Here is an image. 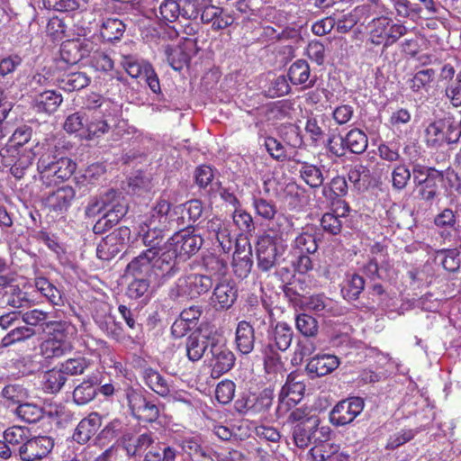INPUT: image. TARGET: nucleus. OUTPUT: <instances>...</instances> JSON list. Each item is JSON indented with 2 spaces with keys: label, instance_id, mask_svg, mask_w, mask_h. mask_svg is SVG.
Instances as JSON below:
<instances>
[{
  "label": "nucleus",
  "instance_id": "09e8293b",
  "mask_svg": "<svg viewBox=\"0 0 461 461\" xmlns=\"http://www.w3.org/2000/svg\"><path fill=\"white\" fill-rule=\"evenodd\" d=\"M66 382L67 376L61 368H52L46 371L42 376V389L47 393H57Z\"/></svg>",
  "mask_w": 461,
  "mask_h": 461
},
{
  "label": "nucleus",
  "instance_id": "20e7f679",
  "mask_svg": "<svg viewBox=\"0 0 461 461\" xmlns=\"http://www.w3.org/2000/svg\"><path fill=\"white\" fill-rule=\"evenodd\" d=\"M212 285V278L208 275L190 274L177 279L169 289L168 296L174 301L182 298H197L207 294Z\"/></svg>",
  "mask_w": 461,
  "mask_h": 461
},
{
  "label": "nucleus",
  "instance_id": "423d86ee",
  "mask_svg": "<svg viewBox=\"0 0 461 461\" xmlns=\"http://www.w3.org/2000/svg\"><path fill=\"white\" fill-rule=\"evenodd\" d=\"M305 387L303 374L294 371L287 375L285 384L279 393V402L276 409L279 418L284 417L291 407H294L302 400Z\"/></svg>",
  "mask_w": 461,
  "mask_h": 461
},
{
  "label": "nucleus",
  "instance_id": "0e129e2a",
  "mask_svg": "<svg viewBox=\"0 0 461 461\" xmlns=\"http://www.w3.org/2000/svg\"><path fill=\"white\" fill-rule=\"evenodd\" d=\"M87 117L82 112H75L68 115L63 123L64 131L68 134H79L81 137L85 131Z\"/></svg>",
  "mask_w": 461,
  "mask_h": 461
},
{
  "label": "nucleus",
  "instance_id": "9d476101",
  "mask_svg": "<svg viewBox=\"0 0 461 461\" xmlns=\"http://www.w3.org/2000/svg\"><path fill=\"white\" fill-rule=\"evenodd\" d=\"M77 192L70 185L60 186L42 198V204L48 213L56 217L65 215L71 207Z\"/></svg>",
  "mask_w": 461,
  "mask_h": 461
},
{
  "label": "nucleus",
  "instance_id": "ea45409f",
  "mask_svg": "<svg viewBox=\"0 0 461 461\" xmlns=\"http://www.w3.org/2000/svg\"><path fill=\"white\" fill-rule=\"evenodd\" d=\"M126 30L125 23L119 18H107L100 27V36L104 41L115 42L120 41Z\"/></svg>",
  "mask_w": 461,
  "mask_h": 461
},
{
  "label": "nucleus",
  "instance_id": "b1692460",
  "mask_svg": "<svg viewBox=\"0 0 461 461\" xmlns=\"http://www.w3.org/2000/svg\"><path fill=\"white\" fill-rule=\"evenodd\" d=\"M238 298V289L234 283L221 281L216 284L211 296L212 305L218 311L229 310Z\"/></svg>",
  "mask_w": 461,
  "mask_h": 461
},
{
  "label": "nucleus",
  "instance_id": "37998d69",
  "mask_svg": "<svg viewBox=\"0 0 461 461\" xmlns=\"http://www.w3.org/2000/svg\"><path fill=\"white\" fill-rule=\"evenodd\" d=\"M17 158L11 166V174L16 178L21 179L24 176L26 171L32 167L36 153L32 149H15Z\"/></svg>",
  "mask_w": 461,
  "mask_h": 461
},
{
  "label": "nucleus",
  "instance_id": "6ab92c4d",
  "mask_svg": "<svg viewBox=\"0 0 461 461\" xmlns=\"http://www.w3.org/2000/svg\"><path fill=\"white\" fill-rule=\"evenodd\" d=\"M63 102V96L58 90L34 88L32 97V108L36 113L50 115Z\"/></svg>",
  "mask_w": 461,
  "mask_h": 461
},
{
  "label": "nucleus",
  "instance_id": "a878e982",
  "mask_svg": "<svg viewBox=\"0 0 461 461\" xmlns=\"http://www.w3.org/2000/svg\"><path fill=\"white\" fill-rule=\"evenodd\" d=\"M256 344L255 328L248 321L238 322L235 330L234 345L240 355L248 356L250 354Z\"/></svg>",
  "mask_w": 461,
  "mask_h": 461
},
{
  "label": "nucleus",
  "instance_id": "c03bdc74",
  "mask_svg": "<svg viewBox=\"0 0 461 461\" xmlns=\"http://www.w3.org/2000/svg\"><path fill=\"white\" fill-rule=\"evenodd\" d=\"M34 285L52 305H62L63 299L61 291L44 276H37L34 279Z\"/></svg>",
  "mask_w": 461,
  "mask_h": 461
},
{
  "label": "nucleus",
  "instance_id": "e2e57ef3",
  "mask_svg": "<svg viewBox=\"0 0 461 461\" xmlns=\"http://www.w3.org/2000/svg\"><path fill=\"white\" fill-rule=\"evenodd\" d=\"M459 252L456 249H441L436 252L435 261L447 272H456L460 267Z\"/></svg>",
  "mask_w": 461,
  "mask_h": 461
},
{
  "label": "nucleus",
  "instance_id": "dca6fc26",
  "mask_svg": "<svg viewBox=\"0 0 461 461\" xmlns=\"http://www.w3.org/2000/svg\"><path fill=\"white\" fill-rule=\"evenodd\" d=\"M198 51L197 39H186L182 44L176 47H167L165 54L171 68L180 71L184 67L189 65L191 59Z\"/></svg>",
  "mask_w": 461,
  "mask_h": 461
},
{
  "label": "nucleus",
  "instance_id": "69168bd1",
  "mask_svg": "<svg viewBox=\"0 0 461 461\" xmlns=\"http://www.w3.org/2000/svg\"><path fill=\"white\" fill-rule=\"evenodd\" d=\"M348 178L355 189L361 191L366 188V183L370 178V170L367 166L357 164L348 170Z\"/></svg>",
  "mask_w": 461,
  "mask_h": 461
},
{
  "label": "nucleus",
  "instance_id": "de8ad7c7",
  "mask_svg": "<svg viewBox=\"0 0 461 461\" xmlns=\"http://www.w3.org/2000/svg\"><path fill=\"white\" fill-rule=\"evenodd\" d=\"M203 267L209 276L221 277L226 275L228 262L225 258L213 253H207L203 257Z\"/></svg>",
  "mask_w": 461,
  "mask_h": 461
},
{
  "label": "nucleus",
  "instance_id": "2f4dec72",
  "mask_svg": "<svg viewBox=\"0 0 461 461\" xmlns=\"http://www.w3.org/2000/svg\"><path fill=\"white\" fill-rule=\"evenodd\" d=\"M46 328L49 330V337L66 346H72L71 339H73L77 332V327L67 321H50L46 323Z\"/></svg>",
  "mask_w": 461,
  "mask_h": 461
},
{
  "label": "nucleus",
  "instance_id": "f704fd0d",
  "mask_svg": "<svg viewBox=\"0 0 461 461\" xmlns=\"http://www.w3.org/2000/svg\"><path fill=\"white\" fill-rule=\"evenodd\" d=\"M294 338V331L290 325L284 321H278L269 335V343L274 348L285 351L291 346Z\"/></svg>",
  "mask_w": 461,
  "mask_h": 461
},
{
  "label": "nucleus",
  "instance_id": "c85d7f7f",
  "mask_svg": "<svg viewBox=\"0 0 461 461\" xmlns=\"http://www.w3.org/2000/svg\"><path fill=\"white\" fill-rule=\"evenodd\" d=\"M83 108L88 111H99L104 117H117L120 113V106L109 98L92 92L83 100Z\"/></svg>",
  "mask_w": 461,
  "mask_h": 461
},
{
  "label": "nucleus",
  "instance_id": "a211bd4d",
  "mask_svg": "<svg viewBox=\"0 0 461 461\" xmlns=\"http://www.w3.org/2000/svg\"><path fill=\"white\" fill-rule=\"evenodd\" d=\"M94 50V43L87 39L64 41L60 47V59L67 64L75 65L87 58Z\"/></svg>",
  "mask_w": 461,
  "mask_h": 461
},
{
  "label": "nucleus",
  "instance_id": "79ce46f5",
  "mask_svg": "<svg viewBox=\"0 0 461 461\" xmlns=\"http://www.w3.org/2000/svg\"><path fill=\"white\" fill-rule=\"evenodd\" d=\"M111 339L123 345H136L140 342L138 335L125 332L122 324L114 320L109 321L104 329L101 330Z\"/></svg>",
  "mask_w": 461,
  "mask_h": 461
},
{
  "label": "nucleus",
  "instance_id": "8fccbe9b",
  "mask_svg": "<svg viewBox=\"0 0 461 461\" xmlns=\"http://www.w3.org/2000/svg\"><path fill=\"white\" fill-rule=\"evenodd\" d=\"M209 342L207 339L201 338L199 334L192 333L185 340V352L187 358L192 362L200 360L207 348Z\"/></svg>",
  "mask_w": 461,
  "mask_h": 461
},
{
  "label": "nucleus",
  "instance_id": "338daca9",
  "mask_svg": "<svg viewBox=\"0 0 461 461\" xmlns=\"http://www.w3.org/2000/svg\"><path fill=\"white\" fill-rule=\"evenodd\" d=\"M293 249L297 250L298 253H315L318 249V244L314 234L308 231L298 234L293 242Z\"/></svg>",
  "mask_w": 461,
  "mask_h": 461
},
{
  "label": "nucleus",
  "instance_id": "680f3d73",
  "mask_svg": "<svg viewBox=\"0 0 461 461\" xmlns=\"http://www.w3.org/2000/svg\"><path fill=\"white\" fill-rule=\"evenodd\" d=\"M264 368L267 374H275L283 369L281 356L274 345L268 343L263 349Z\"/></svg>",
  "mask_w": 461,
  "mask_h": 461
},
{
  "label": "nucleus",
  "instance_id": "9b49d317",
  "mask_svg": "<svg viewBox=\"0 0 461 461\" xmlns=\"http://www.w3.org/2000/svg\"><path fill=\"white\" fill-rule=\"evenodd\" d=\"M170 238V246L172 252L176 258H190L196 254L201 249L203 240L199 234L189 229L176 230Z\"/></svg>",
  "mask_w": 461,
  "mask_h": 461
},
{
  "label": "nucleus",
  "instance_id": "49530a36",
  "mask_svg": "<svg viewBox=\"0 0 461 461\" xmlns=\"http://www.w3.org/2000/svg\"><path fill=\"white\" fill-rule=\"evenodd\" d=\"M144 225L146 230L143 227L141 228L143 231L142 242L147 249H152L154 254H156L157 251H160L159 246L165 238L166 232L168 230L157 225L155 228L151 223L146 221H144Z\"/></svg>",
  "mask_w": 461,
  "mask_h": 461
},
{
  "label": "nucleus",
  "instance_id": "393cba45",
  "mask_svg": "<svg viewBox=\"0 0 461 461\" xmlns=\"http://www.w3.org/2000/svg\"><path fill=\"white\" fill-rule=\"evenodd\" d=\"M258 267L261 272H270L277 263V248L269 237H261L257 243Z\"/></svg>",
  "mask_w": 461,
  "mask_h": 461
},
{
  "label": "nucleus",
  "instance_id": "c756f323",
  "mask_svg": "<svg viewBox=\"0 0 461 461\" xmlns=\"http://www.w3.org/2000/svg\"><path fill=\"white\" fill-rule=\"evenodd\" d=\"M102 425V417L97 412H91L77 424L73 439L78 444L87 443L99 430Z\"/></svg>",
  "mask_w": 461,
  "mask_h": 461
},
{
  "label": "nucleus",
  "instance_id": "bf43d9fd",
  "mask_svg": "<svg viewBox=\"0 0 461 461\" xmlns=\"http://www.w3.org/2000/svg\"><path fill=\"white\" fill-rule=\"evenodd\" d=\"M71 349L72 346H66L49 336L40 345L41 354L45 358L60 357L71 351Z\"/></svg>",
  "mask_w": 461,
  "mask_h": 461
},
{
  "label": "nucleus",
  "instance_id": "f03ea898",
  "mask_svg": "<svg viewBox=\"0 0 461 461\" xmlns=\"http://www.w3.org/2000/svg\"><path fill=\"white\" fill-rule=\"evenodd\" d=\"M366 28L369 41L384 48L393 46L408 32L404 24L394 23L391 17L385 15L373 18Z\"/></svg>",
  "mask_w": 461,
  "mask_h": 461
},
{
  "label": "nucleus",
  "instance_id": "bb28decb",
  "mask_svg": "<svg viewBox=\"0 0 461 461\" xmlns=\"http://www.w3.org/2000/svg\"><path fill=\"white\" fill-rule=\"evenodd\" d=\"M140 377L144 384L162 398L171 395L172 385L158 370L151 366L143 367Z\"/></svg>",
  "mask_w": 461,
  "mask_h": 461
},
{
  "label": "nucleus",
  "instance_id": "3c124183",
  "mask_svg": "<svg viewBox=\"0 0 461 461\" xmlns=\"http://www.w3.org/2000/svg\"><path fill=\"white\" fill-rule=\"evenodd\" d=\"M90 82L87 74L81 71L68 73L59 80L60 88L66 92L78 91L86 87Z\"/></svg>",
  "mask_w": 461,
  "mask_h": 461
},
{
  "label": "nucleus",
  "instance_id": "f3484780",
  "mask_svg": "<svg viewBox=\"0 0 461 461\" xmlns=\"http://www.w3.org/2000/svg\"><path fill=\"white\" fill-rule=\"evenodd\" d=\"M174 206L169 199L160 196L151 206L144 221L151 223L155 228L157 225L167 230H176V221L172 217Z\"/></svg>",
  "mask_w": 461,
  "mask_h": 461
},
{
  "label": "nucleus",
  "instance_id": "f8f14e48",
  "mask_svg": "<svg viewBox=\"0 0 461 461\" xmlns=\"http://www.w3.org/2000/svg\"><path fill=\"white\" fill-rule=\"evenodd\" d=\"M135 446L140 452L150 449L145 454L143 461H176V450L169 446H152L154 443L153 433L150 431L133 437Z\"/></svg>",
  "mask_w": 461,
  "mask_h": 461
},
{
  "label": "nucleus",
  "instance_id": "39448f33",
  "mask_svg": "<svg viewBox=\"0 0 461 461\" xmlns=\"http://www.w3.org/2000/svg\"><path fill=\"white\" fill-rule=\"evenodd\" d=\"M127 405L131 415L141 422H155L160 414L158 405L138 389L128 387L125 390Z\"/></svg>",
  "mask_w": 461,
  "mask_h": 461
},
{
  "label": "nucleus",
  "instance_id": "7ed1b4c3",
  "mask_svg": "<svg viewBox=\"0 0 461 461\" xmlns=\"http://www.w3.org/2000/svg\"><path fill=\"white\" fill-rule=\"evenodd\" d=\"M425 142L429 147H440L445 143H456L460 139L457 122L453 115L429 122L424 131Z\"/></svg>",
  "mask_w": 461,
  "mask_h": 461
},
{
  "label": "nucleus",
  "instance_id": "473e14b6",
  "mask_svg": "<svg viewBox=\"0 0 461 461\" xmlns=\"http://www.w3.org/2000/svg\"><path fill=\"white\" fill-rule=\"evenodd\" d=\"M100 380L97 375H89L77 384L73 391V401L77 405H85L93 401L97 394L96 386Z\"/></svg>",
  "mask_w": 461,
  "mask_h": 461
},
{
  "label": "nucleus",
  "instance_id": "f257e3e1",
  "mask_svg": "<svg viewBox=\"0 0 461 461\" xmlns=\"http://www.w3.org/2000/svg\"><path fill=\"white\" fill-rule=\"evenodd\" d=\"M77 164L68 157L59 156L56 148L47 149L37 162L39 179L45 187L58 185L75 173Z\"/></svg>",
  "mask_w": 461,
  "mask_h": 461
},
{
  "label": "nucleus",
  "instance_id": "a19ab883",
  "mask_svg": "<svg viewBox=\"0 0 461 461\" xmlns=\"http://www.w3.org/2000/svg\"><path fill=\"white\" fill-rule=\"evenodd\" d=\"M342 143L346 146L347 150L360 155L367 149L368 138L362 130L353 128L342 137Z\"/></svg>",
  "mask_w": 461,
  "mask_h": 461
},
{
  "label": "nucleus",
  "instance_id": "0eeeda50",
  "mask_svg": "<svg viewBox=\"0 0 461 461\" xmlns=\"http://www.w3.org/2000/svg\"><path fill=\"white\" fill-rule=\"evenodd\" d=\"M181 5L177 0H162L158 5V11L153 10L159 24H164L167 28L170 23H176L179 17L185 20L195 19L198 16V10L192 4L191 0H184Z\"/></svg>",
  "mask_w": 461,
  "mask_h": 461
},
{
  "label": "nucleus",
  "instance_id": "052dcab7",
  "mask_svg": "<svg viewBox=\"0 0 461 461\" xmlns=\"http://www.w3.org/2000/svg\"><path fill=\"white\" fill-rule=\"evenodd\" d=\"M252 253L249 249L246 254L242 256V252L236 250L233 255V272L235 276L240 279L246 278L252 268L253 260L251 258Z\"/></svg>",
  "mask_w": 461,
  "mask_h": 461
},
{
  "label": "nucleus",
  "instance_id": "412c9836",
  "mask_svg": "<svg viewBox=\"0 0 461 461\" xmlns=\"http://www.w3.org/2000/svg\"><path fill=\"white\" fill-rule=\"evenodd\" d=\"M319 425L320 418L317 415H312L305 422L295 424L292 431L294 445L302 449H305L312 444L317 446Z\"/></svg>",
  "mask_w": 461,
  "mask_h": 461
},
{
  "label": "nucleus",
  "instance_id": "4468645a",
  "mask_svg": "<svg viewBox=\"0 0 461 461\" xmlns=\"http://www.w3.org/2000/svg\"><path fill=\"white\" fill-rule=\"evenodd\" d=\"M203 203L192 199L184 203L176 204L172 209L173 221H176V230L189 229L203 215Z\"/></svg>",
  "mask_w": 461,
  "mask_h": 461
},
{
  "label": "nucleus",
  "instance_id": "4be33fe9",
  "mask_svg": "<svg viewBox=\"0 0 461 461\" xmlns=\"http://www.w3.org/2000/svg\"><path fill=\"white\" fill-rule=\"evenodd\" d=\"M212 357V375L220 377L229 372L235 365L236 357L233 352L225 345L210 344Z\"/></svg>",
  "mask_w": 461,
  "mask_h": 461
},
{
  "label": "nucleus",
  "instance_id": "cd10ccee",
  "mask_svg": "<svg viewBox=\"0 0 461 461\" xmlns=\"http://www.w3.org/2000/svg\"><path fill=\"white\" fill-rule=\"evenodd\" d=\"M348 186L345 176H337L333 177L330 182L322 186L321 194L326 201L331 204L335 203L343 204L342 216H345L349 212V206L345 201L340 198L348 194Z\"/></svg>",
  "mask_w": 461,
  "mask_h": 461
},
{
  "label": "nucleus",
  "instance_id": "7c9ffc66",
  "mask_svg": "<svg viewBox=\"0 0 461 461\" xmlns=\"http://www.w3.org/2000/svg\"><path fill=\"white\" fill-rule=\"evenodd\" d=\"M339 357L335 355H317L309 360L305 369L309 374L320 377L332 373L339 367Z\"/></svg>",
  "mask_w": 461,
  "mask_h": 461
},
{
  "label": "nucleus",
  "instance_id": "13d9d810",
  "mask_svg": "<svg viewBox=\"0 0 461 461\" xmlns=\"http://www.w3.org/2000/svg\"><path fill=\"white\" fill-rule=\"evenodd\" d=\"M328 445H321L312 447L309 453L312 456L313 461H349V455L339 452H331V447Z\"/></svg>",
  "mask_w": 461,
  "mask_h": 461
},
{
  "label": "nucleus",
  "instance_id": "ddd939ff",
  "mask_svg": "<svg viewBox=\"0 0 461 461\" xmlns=\"http://www.w3.org/2000/svg\"><path fill=\"white\" fill-rule=\"evenodd\" d=\"M365 403L360 397H349L339 402L330 413V420L335 426L351 423L364 409Z\"/></svg>",
  "mask_w": 461,
  "mask_h": 461
},
{
  "label": "nucleus",
  "instance_id": "c9c22d12",
  "mask_svg": "<svg viewBox=\"0 0 461 461\" xmlns=\"http://www.w3.org/2000/svg\"><path fill=\"white\" fill-rule=\"evenodd\" d=\"M110 118L111 117H104V115L101 117L93 115L91 119L87 117L85 131L84 134L81 135V138L86 140H95L107 134L111 130V126L108 122Z\"/></svg>",
  "mask_w": 461,
  "mask_h": 461
},
{
  "label": "nucleus",
  "instance_id": "5fc2aeb1",
  "mask_svg": "<svg viewBox=\"0 0 461 461\" xmlns=\"http://www.w3.org/2000/svg\"><path fill=\"white\" fill-rule=\"evenodd\" d=\"M397 16L416 20L421 18V5L411 0H392Z\"/></svg>",
  "mask_w": 461,
  "mask_h": 461
},
{
  "label": "nucleus",
  "instance_id": "72a5a7b5",
  "mask_svg": "<svg viewBox=\"0 0 461 461\" xmlns=\"http://www.w3.org/2000/svg\"><path fill=\"white\" fill-rule=\"evenodd\" d=\"M71 19L54 15L46 25V34L52 41H61L71 36Z\"/></svg>",
  "mask_w": 461,
  "mask_h": 461
},
{
  "label": "nucleus",
  "instance_id": "1a4fd4ad",
  "mask_svg": "<svg viewBox=\"0 0 461 461\" xmlns=\"http://www.w3.org/2000/svg\"><path fill=\"white\" fill-rule=\"evenodd\" d=\"M102 203V209L104 211L103 217L104 229L113 228L128 212V204L124 197L114 190H111L104 195ZM101 223L102 220L97 222V225Z\"/></svg>",
  "mask_w": 461,
  "mask_h": 461
},
{
  "label": "nucleus",
  "instance_id": "aec40b11",
  "mask_svg": "<svg viewBox=\"0 0 461 461\" xmlns=\"http://www.w3.org/2000/svg\"><path fill=\"white\" fill-rule=\"evenodd\" d=\"M152 261V277L159 283H164L179 271L176 254L171 250L162 253L157 251L156 258Z\"/></svg>",
  "mask_w": 461,
  "mask_h": 461
},
{
  "label": "nucleus",
  "instance_id": "4c0bfd02",
  "mask_svg": "<svg viewBox=\"0 0 461 461\" xmlns=\"http://www.w3.org/2000/svg\"><path fill=\"white\" fill-rule=\"evenodd\" d=\"M82 346L86 354L99 360L103 357H110L112 354V348L106 340L90 334L82 337Z\"/></svg>",
  "mask_w": 461,
  "mask_h": 461
},
{
  "label": "nucleus",
  "instance_id": "5701e85b",
  "mask_svg": "<svg viewBox=\"0 0 461 461\" xmlns=\"http://www.w3.org/2000/svg\"><path fill=\"white\" fill-rule=\"evenodd\" d=\"M156 258L152 249L142 250L131 258L124 269V276L131 277L152 278V260Z\"/></svg>",
  "mask_w": 461,
  "mask_h": 461
},
{
  "label": "nucleus",
  "instance_id": "864d4df0",
  "mask_svg": "<svg viewBox=\"0 0 461 461\" xmlns=\"http://www.w3.org/2000/svg\"><path fill=\"white\" fill-rule=\"evenodd\" d=\"M32 432L29 428L23 426H12L4 431V439L18 452L25 444Z\"/></svg>",
  "mask_w": 461,
  "mask_h": 461
},
{
  "label": "nucleus",
  "instance_id": "774afa93",
  "mask_svg": "<svg viewBox=\"0 0 461 461\" xmlns=\"http://www.w3.org/2000/svg\"><path fill=\"white\" fill-rule=\"evenodd\" d=\"M444 95L453 107L461 106V70L456 73L455 79L446 84Z\"/></svg>",
  "mask_w": 461,
  "mask_h": 461
},
{
  "label": "nucleus",
  "instance_id": "6e6d98bb",
  "mask_svg": "<svg viewBox=\"0 0 461 461\" xmlns=\"http://www.w3.org/2000/svg\"><path fill=\"white\" fill-rule=\"evenodd\" d=\"M150 281L147 277H132L126 288V295L131 300H145L149 297Z\"/></svg>",
  "mask_w": 461,
  "mask_h": 461
},
{
  "label": "nucleus",
  "instance_id": "a18cd8bd",
  "mask_svg": "<svg viewBox=\"0 0 461 461\" xmlns=\"http://www.w3.org/2000/svg\"><path fill=\"white\" fill-rule=\"evenodd\" d=\"M436 76L434 68H423L416 71L412 77L409 79L408 84L410 89L414 93L428 92L431 87Z\"/></svg>",
  "mask_w": 461,
  "mask_h": 461
},
{
  "label": "nucleus",
  "instance_id": "58836bf2",
  "mask_svg": "<svg viewBox=\"0 0 461 461\" xmlns=\"http://www.w3.org/2000/svg\"><path fill=\"white\" fill-rule=\"evenodd\" d=\"M294 160L300 165V177L309 187L316 189L323 186L324 176L318 166L306 161Z\"/></svg>",
  "mask_w": 461,
  "mask_h": 461
},
{
  "label": "nucleus",
  "instance_id": "603ef678",
  "mask_svg": "<svg viewBox=\"0 0 461 461\" xmlns=\"http://www.w3.org/2000/svg\"><path fill=\"white\" fill-rule=\"evenodd\" d=\"M252 207L256 215L265 221L274 220L277 214V206L276 202L259 195L254 194L252 196Z\"/></svg>",
  "mask_w": 461,
  "mask_h": 461
},
{
  "label": "nucleus",
  "instance_id": "6e6552de",
  "mask_svg": "<svg viewBox=\"0 0 461 461\" xmlns=\"http://www.w3.org/2000/svg\"><path fill=\"white\" fill-rule=\"evenodd\" d=\"M131 230L127 226H120L106 235L98 243L96 256L104 261H110L115 258L130 240Z\"/></svg>",
  "mask_w": 461,
  "mask_h": 461
},
{
  "label": "nucleus",
  "instance_id": "2eb2a0df",
  "mask_svg": "<svg viewBox=\"0 0 461 461\" xmlns=\"http://www.w3.org/2000/svg\"><path fill=\"white\" fill-rule=\"evenodd\" d=\"M54 439L49 436L29 437L21 447L19 456L21 461H39L46 457L53 449Z\"/></svg>",
  "mask_w": 461,
  "mask_h": 461
},
{
  "label": "nucleus",
  "instance_id": "e433bc0d",
  "mask_svg": "<svg viewBox=\"0 0 461 461\" xmlns=\"http://www.w3.org/2000/svg\"><path fill=\"white\" fill-rule=\"evenodd\" d=\"M287 76L293 85H303L308 82L303 87H312L315 79H310L311 70L310 66L306 60L297 59L289 68Z\"/></svg>",
  "mask_w": 461,
  "mask_h": 461
},
{
  "label": "nucleus",
  "instance_id": "4d7b16f0",
  "mask_svg": "<svg viewBox=\"0 0 461 461\" xmlns=\"http://www.w3.org/2000/svg\"><path fill=\"white\" fill-rule=\"evenodd\" d=\"M365 288V280L358 274L348 276L344 285L341 288L342 295L345 299L357 300Z\"/></svg>",
  "mask_w": 461,
  "mask_h": 461
}]
</instances>
